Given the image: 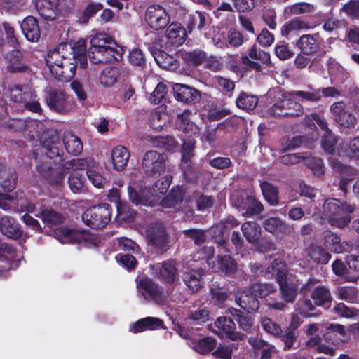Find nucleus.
Here are the masks:
<instances>
[{"label":"nucleus","mask_w":359,"mask_h":359,"mask_svg":"<svg viewBox=\"0 0 359 359\" xmlns=\"http://www.w3.org/2000/svg\"><path fill=\"white\" fill-rule=\"evenodd\" d=\"M41 142L45 155H43L41 161L37 163V170L50 184L60 186L64 181V174L60 170H56L53 168L55 161H51L54 158L60 159L62 153L58 133L53 130L44 132L41 137Z\"/></svg>","instance_id":"f257e3e1"},{"label":"nucleus","mask_w":359,"mask_h":359,"mask_svg":"<svg viewBox=\"0 0 359 359\" xmlns=\"http://www.w3.org/2000/svg\"><path fill=\"white\" fill-rule=\"evenodd\" d=\"M62 50L63 46L48 51L46 57V64L54 79L59 81L68 82L76 74V64L74 59L65 56Z\"/></svg>","instance_id":"f03ea898"},{"label":"nucleus","mask_w":359,"mask_h":359,"mask_svg":"<svg viewBox=\"0 0 359 359\" xmlns=\"http://www.w3.org/2000/svg\"><path fill=\"white\" fill-rule=\"evenodd\" d=\"M323 215L332 227L344 229L351 220V214L355 206L336 198H327L323 205Z\"/></svg>","instance_id":"7ed1b4c3"},{"label":"nucleus","mask_w":359,"mask_h":359,"mask_svg":"<svg viewBox=\"0 0 359 359\" xmlns=\"http://www.w3.org/2000/svg\"><path fill=\"white\" fill-rule=\"evenodd\" d=\"M276 291V287L271 283H253L246 287L242 294L236 299L237 304L248 311H255L259 308L257 298H263Z\"/></svg>","instance_id":"20e7f679"},{"label":"nucleus","mask_w":359,"mask_h":359,"mask_svg":"<svg viewBox=\"0 0 359 359\" xmlns=\"http://www.w3.org/2000/svg\"><path fill=\"white\" fill-rule=\"evenodd\" d=\"M90 44L88 56L93 63L111 62L118 60L117 56H120L118 51L114 46V43L109 41L102 35L93 37Z\"/></svg>","instance_id":"39448f33"},{"label":"nucleus","mask_w":359,"mask_h":359,"mask_svg":"<svg viewBox=\"0 0 359 359\" xmlns=\"http://www.w3.org/2000/svg\"><path fill=\"white\" fill-rule=\"evenodd\" d=\"M10 99L22 109H27L34 113L41 111L36 94L28 86H13L10 90Z\"/></svg>","instance_id":"423d86ee"},{"label":"nucleus","mask_w":359,"mask_h":359,"mask_svg":"<svg viewBox=\"0 0 359 359\" xmlns=\"http://www.w3.org/2000/svg\"><path fill=\"white\" fill-rule=\"evenodd\" d=\"M168 158L165 154L155 150L147 151L141 161V168L148 177H158L166 170Z\"/></svg>","instance_id":"0eeeda50"},{"label":"nucleus","mask_w":359,"mask_h":359,"mask_svg":"<svg viewBox=\"0 0 359 359\" xmlns=\"http://www.w3.org/2000/svg\"><path fill=\"white\" fill-rule=\"evenodd\" d=\"M111 212L107 203H102L87 209L82 215L83 222L92 229L105 227L111 221Z\"/></svg>","instance_id":"6e6552de"},{"label":"nucleus","mask_w":359,"mask_h":359,"mask_svg":"<svg viewBox=\"0 0 359 359\" xmlns=\"http://www.w3.org/2000/svg\"><path fill=\"white\" fill-rule=\"evenodd\" d=\"M293 95H285L270 109V114L275 117H297L303 115L304 107L294 99Z\"/></svg>","instance_id":"1a4fd4ad"},{"label":"nucleus","mask_w":359,"mask_h":359,"mask_svg":"<svg viewBox=\"0 0 359 359\" xmlns=\"http://www.w3.org/2000/svg\"><path fill=\"white\" fill-rule=\"evenodd\" d=\"M170 181L168 177L157 180L151 187L141 190L142 202L140 204L153 206L158 203L167 192Z\"/></svg>","instance_id":"9d476101"},{"label":"nucleus","mask_w":359,"mask_h":359,"mask_svg":"<svg viewBox=\"0 0 359 359\" xmlns=\"http://www.w3.org/2000/svg\"><path fill=\"white\" fill-rule=\"evenodd\" d=\"M147 241L148 244L152 246L157 252L163 253L169 248L168 236L162 224H153L148 227Z\"/></svg>","instance_id":"9b49d317"},{"label":"nucleus","mask_w":359,"mask_h":359,"mask_svg":"<svg viewBox=\"0 0 359 359\" xmlns=\"http://www.w3.org/2000/svg\"><path fill=\"white\" fill-rule=\"evenodd\" d=\"M46 103L51 110L60 114L70 111L71 104L68 102V95L64 90L52 89L47 92Z\"/></svg>","instance_id":"f8f14e48"},{"label":"nucleus","mask_w":359,"mask_h":359,"mask_svg":"<svg viewBox=\"0 0 359 359\" xmlns=\"http://www.w3.org/2000/svg\"><path fill=\"white\" fill-rule=\"evenodd\" d=\"M151 274L165 283L172 284L177 278L178 269L174 260H168L150 266Z\"/></svg>","instance_id":"ddd939ff"},{"label":"nucleus","mask_w":359,"mask_h":359,"mask_svg":"<svg viewBox=\"0 0 359 359\" xmlns=\"http://www.w3.org/2000/svg\"><path fill=\"white\" fill-rule=\"evenodd\" d=\"M212 331L217 334L226 336L233 341L241 340L244 334L236 331V325L232 319L226 316L219 317L216 319Z\"/></svg>","instance_id":"4468645a"},{"label":"nucleus","mask_w":359,"mask_h":359,"mask_svg":"<svg viewBox=\"0 0 359 359\" xmlns=\"http://www.w3.org/2000/svg\"><path fill=\"white\" fill-rule=\"evenodd\" d=\"M145 20L151 28L158 30L167 26L169 18L163 7L158 5H151L147 8Z\"/></svg>","instance_id":"2eb2a0df"},{"label":"nucleus","mask_w":359,"mask_h":359,"mask_svg":"<svg viewBox=\"0 0 359 359\" xmlns=\"http://www.w3.org/2000/svg\"><path fill=\"white\" fill-rule=\"evenodd\" d=\"M330 112L334 120L341 126L350 128L355 126L356 118L346 109V106L343 102H337L330 106Z\"/></svg>","instance_id":"dca6fc26"},{"label":"nucleus","mask_w":359,"mask_h":359,"mask_svg":"<svg viewBox=\"0 0 359 359\" xmlns=\"http://www.w3.org/2000/svg\"><path fill=\"white\" fill-rule=\"evenodd\" d=\"M173 93L177 100L187 104H195L200 100L199 92L187 85L175 83Z\"/></svg>","instance_id":"f3484780"},{"label":"nucleus","mask_w":359,"mask_h":359,"mask_svg":"<svg viewBox=\"0 0 359 359\" xmlns=\"http://www.w3.org/2000/svg\"><path fill=\"white\" fill-rule=\"evenodd\" d=\"M264 228L276 237H283L292 233L293 228L278 217H270L264 222Z\"/></svg>","instance_id":"a211bd4d"},{"label":"nucleus","mask_w":359,"mask_h":359,"mask_svg":"<svg viewBox=\"0 0 359 359\" xmlns=\"http://www.w3.org/2000/svg\"><path fill=\"white\" fill-rule=\"evenodd\" d=\"M54 236L61 243H74L86 240L88 233L85 231L72 230L62 227L55 231Z\"/></svg>","instance_id":"6ab92c4d"},{"label":"nucleus","mask_w":359,"mask_h":359,"mask_svg":"<svg viewBox=\"0 0 359 359\" xmlns=\"http://www.w3.org/2000/svg\"><path fill=\"white\" fill-rule=\"evenodd\" d=\"M20 27L25 37L30 42L40 39L41 31L37 20L33 16L26 17L21 22Z\"/></svg>","instance_id":"aec40b11"},{"label":"nucleus","mask_w":359,"mask_h":359,"mask_svg":"<svg viewBox=\"0 0 359 359\" xmlns=\"http://www.w3.org/2000/svg\"><path fill=\"white\" fill-rule=\"evenodd\" d=\"M320 42V39L318 34H304L297 41V46L304 55H311L318 50Z\"/></svg>","instance_id":"412c9836"},{"label":"nucleus","mask_w":359,"mask_h":359,"mask_svg":"<svg viewBox=\"0 0 359 359\" xmlns=\"http://www.w3.org/2000/svg\"><path fill=\"white\" fill-rule=\"evenodd\" d=\"M130 154L128 149L121 145L115 147L111 154L112 166L118 171L123 170L130 158Z\"/></svg>","instance_id":"4be33fe9"},{"label":"nucleus","mask_w":359,"mask_h":359,"mask_svg":"<svg viewBox=\"0 0 359 359\" xmlns=\"http://www.w3.org/2000/svg\"><path fill=\"white\" fill-rule=\"evenodd\" d=\"M6 69L11 73L23 72L27 69V66L22 62V54L16 49L6 55Z\"/></svg>","instance_id":"5701e85b"},{"label":"nucleus","mask_w":359,"mask_h":359,"mask_svg":"<svg viewBox=\"0 0 359 359\" xmlns=\"http://www.w3.org/2000/svg\"><path fill=\"white\" fill-rule=\"evenodd\" d=\"M137 288L142 292L144 291L156 302H161L163 300V292L157 284L149 278H143L137 283Z\"/></svg>","instance_id":"b1692460"},{"label":"nucleus","mask_w":359,"mask_h":359,"mask_svg":"<svg viewBox=\"0 0 359 359\" xmlns=\"http://www.w3.org/2000/svg\"><path fill=\"white\" fill-rule=\"evenodd\" d=\"M287 269L285 265L279 259H274L267 267L265 271V277L269 278L276 276V280L279 285L287 283Z\"/></svg>","instance_id":"393cba45"},{"label":"nucleus","mask_w":359,"mask_h":359,"mask_svg":"<svg viewBox=\"0 0 359 359\" xmlns=\"http://www.w3.org/2000/svg\"><path fill=\"white\" fill-rule=\"evenodd\" d=\"M0 230L3 235L8 238L18 239L22 235V231L14 219L9 216H4L0 219Z\"/></svg>","instance_id":"a878e982"},{"label":"nucleus","mask_w":359,"mask_h":359,"mask_svg":"<svg viewBox=\"0 0 359 359\" xmlns=\"http://www.w3.org/2000/svg\"><path fill=\"white\" fill-rule=\"evenodd\" d=\"M205 274L201 269L186 271L183 274V281L192 292H196L202 287L201 278Z\"/></svg>","instance_id":"bb28decb"},{"label":"nucleus","mask_w":359,"mask_h":359,"mask_svg":"<svg viewBox=\"0 0 359 359\" xmlns=\"http://www.w3.org/2000/svg\"><path fill=\"white\" fill-rule=\"evenodd\" d=\"M234 205L240 210H245L242 215L246 217L258 215L264 210L262 203L252 196H248L243 204L235 203Z\"/></svg>","instance_id":"cd10ccee"},{"label":"nucleus","mask_w":359,"mask_h":359,"mask_svg":"<svg viewBox=\"0 0 359 359\" xmlns=\"http://www.w3.org/2000/svg\"><path fill=\"white\" fill-rule=\"evenodd\" d=\"M63 144L66 151L72 155H79L83 151L81 139L71 132H66L63 135Z\"/></svg>","instance_id":"c85d7f7f"},{"label":"nucleus","mask_w":359,"mask_h":359,"mask_svg":"<svg viewBox=\"0 0 359 359\" xmlns=\"http://www.w3.org/2000/svg\"><path fill=\"white\" fill-rule=\"evenodd\" d=\"M163 321L155 317H147L137 321L130 330L135 333L143 332L147 330H153L163 327Z\"/></svg>","instance_id":"c756f323"},{"label":"nucleus","mask_w":359,"mask_h":359,"mask_svg":"<svg viewBox=\"0 0 359 359\" xmlns=\"http://www.w3.org/2000/svg\"><path fill=\"white\" fill-rule=\"evenodd\" d=\"M316 306L328 308L330 306L332 297L328 288L325 286H318L311 294Z\"/></svg>","instance_id":"7c9ffc66"},{"label":"nucleus","mask_w":359,"mask_h":359,"mask_svg":"<svg viewBox=\"0 0 359 359\" xmlns=\"http://www.w3.org/2000/svg\"><path fill=\"white\" fill-rule=\"evenodd\" d=\"M323 238L325 240V245L334 252L341 253L343 251H347L350 249V246L348 244H346V247L344 246L343 244L341 243L339 237L331 231H325L323 233Z\"/></svg>","instance_id":"2f4dec72"},{"label":"nucleus","mask_w":359,"mask_h":359,"mask_svg":"<svg viewBox=\"0 0 359 359\" xmlns=\"http://www.w3.org/2000/svg\"><path fill=\"white\" fill-rule=\"evenodd\" d=\"M229 312L234 317L240 329L247 332H251L253 328L254 320L249 314L244 313L235 308L229 309Z\"/></svg>","instance_id":"473e14b6"},{"label":"nucleus","mask_w":359,"mask_h":359,"mask_svg":"<svg viewBox=\"0 0 359 359\" xmlns=\"http://www.w3.org/2000/svg\"><path fill=\"white\" fill-rule=\"evenodd\" d=\"M166 35L172 45L179 46L184 42L187 34L184 29L180 25L172 24L167 29Z\"/></svg>","instance_id":"72a5a7b5"},{"label":"nucleus","mask_w":359,"mask_h":359,"mask_svg":"<svg viewBox=\"0 0 359 359\" xmlns=\"http://www.w3.org/2000/svg\"><path fill=\"white\" fill-rule=\"evenodd\" d=\"M241 230L248 242L252 245L257 243L261 236V227L255 222L243 223L241 226Z\"/></svg>","instance_id":"f704fd0d"},{"label":"nucleus","mask_w":359,"mask_h":359,"mask_svg":"<svg viewBox=\"0 0 359 359\" xmlns=\"http://www.w3.org/2000/svg\"><path fill=\"white\" fill-rule=\"evenodd\" d=\"M0 178L3 179L1 187L6 192L13 191L17 184V175L14 170L0 167Z\"/></svg>","instance_id":"c9c22d12"},{"label":"nucleus","mask_w":359,"mask_h":359,"mask_svg":"<svg viewBox=\"0 0 359 359\" xmlns=\"http://www.w3.org/2000/svg\"><path fill=\"white\" fill-rule=\"evenodd\" d=\"M128 196L130 200L135 204L139 205L142 202L141 190H143L140 182L136 180L137 175L131 173L129 175Z\"/></svg>","instance_id":"e433bc0d"},{"label":"nucleus","mask_w":359,"mask_h":359,"mask_svg":"<svg viewBox=\"0 0 359 359\" xmlns=\"http://www.w3.org/2000/svg\"><path fill=\"white\" fill-rule=\"evenodd\" d=\"M35 7L39 14L46 20H53L56 18L55 10L48 0H36Z\"/></svg>","instance_id":"4c0bfd02"},{"label":"nucleus","mask_w":359,"mask_h":359,"mask_svg":"<svg viewBox=\"0 0 359 359\" xmlns=\"http://www.w3.org/2000/svg\"><path fill=\"white\" fill-rule=\"evenodd\" d=\"M36 216L41 218L43 222L48 226L60 224L64 220V217L60 213L48 208L41 210Z\"/></svg>","instance_id":"58836bf2"},{"label":"nucleus","mask_w":359,"mask_h":359,"mask_svg":"<svg viewBox=\"0 0 359 359\" xmlns=\"http://www.w3.org/2000/svg\"><path fill=\"white\" fill-rule=\"evenodd\" d=\"M260 187L265 200L271 205H277L278 204V188L267 182H260Z\"/></svg>","instance_id":"ea45409f"},{"label":"nucleus","mask_w":359,"mask_h":359,"mask_svg":"<svg viewBox=\"0 0 359 359\" xmlns=\"http://www.w3.org/2000/svg\"><path fill=\"white\" fill-rule=\"evenodd\" d=\"M191 111L184 110L177 115L179 127L186 133H196L199 131L198 126L190 120Z\"/></svg>","instance_id":"a19ab883"},{"label":"nucleus","mask_w":359,"mask_h":359,"mask_svg":"<svg viewBox=\"0 0 359 359\" xmlns=\"http://www.w3.org/2000/svg\"><path fill=\"white\" fill-rule=\"evenodd\" d=\"M72 49L74 55L72 58L75 60L76 63L79 61L80 62V67L83 69L86 68L87 66V58L86 55V45L85 40H79L74 44Z\"/></svg>","instance_id":"79ce46f5"},{"label":"nucleus","mask_w":359,"mask_h":359,"mask_svg":"<svg viewBox=\"0 0 359 359\" xmlns=\"http://www.w3.org/2000/svg\"><path fill=\"white\" fill-rule=\"evenodd\" d=\"M258 99L256 96L243 92L236 100V106L245 111H252L257 105Z\"/></svg>","instance_id":"37998d69"},{"label":"nucleus","mask_w":359,"mask_h":359,"mask_svg":"<svg viewBox=\"0 0 359 359\" xmlns=\"http://www.w3.org/2000/svg\"><path fill=\"white\" fill-rule=\"evenodd\" d=\"M341 151L347 157L359 161V137L341 144Z\"/></svg>","instance_id":"c03bdc74"},{"label":"nucleus","mask_w":359,"mask_h":359,"mask_svg":"<svg viewBox=\"0 0 359 359\" xmlns=\"http://www.w3.org/2000/svg\"><path fill=\"white\" fill-rule=\"evenodd\" d=\"M316 6L306 2L297 3L285 8V13L290 15L307 14L314 12Z\"/></svg>","instance_id":"a18cd8bd"},{"label":"nucleus","mask_w":359,"mask_h":359,"mask_svg":"<svg viewBox=\"0 0 359 359\" xmlns=\"http://www.w3.org/2000/svg\"><path fill=\"white\" fill-rule=\"evenodd\" d=\"M182 57L187 63L198 66L206 59V53L201 50L196 49L182 53Z\"/></svg>","instance_id":"49530a36"},{"label":"nucleus","mask_w":359,"mask_h":359,"mask_svg":"<svg viewBox=\"0 0 359 359\" xmlns=\"http://www.w3.org/2000/svg\"><path fill=\"white\" fill-rule=\"evenodd\" d=\"M279 286L282 299L287 303L294 302L297 296L298 284L285 283Z\"/></svg>","instance_id":"de8ad7c7"},{"label":"nucleus","mask_w":359,"mask_h":359,"mask_svg":"<svg viewBox=\"0 0 359 359\" xmlns=\"http://www.w3.org/2000/svg\"><path fill=\"white\" fill-rule=\"evenodd\" d=\"M118 70L115 67H107L100 75V83L104 87H111L117 81Z\"/></svg>","instance_id":"09e8293b"},{"label":"nucleus","mask_w":359,"mask_h":359,"mask_svg":"<svg viewBox=\"0 0 359 359\" xmlns=\"http://www.w3.org/2000/svg\"><path fill=\"white\" fill-rule=\"evenodd\" d=\"M309 28V25L307 22L296 18L285 23L282 27L281 33L283 36H287L293 32L307 29Z\"/></svg>","instance_id":"8fccbe9b"},{"label":"nucleus","mask_w":359,"mask_h":359,"mask_svg":"<svg viewBox=\"0 0 359 359\" xmlns=\"http://www.w3.org/2000/svg\"><path fill=\"white\" fill-rule=\"evenodd\" d=\"M151 54L158 65L163 69H169L173 65L174 58L161 50L153 49Z\"/></svg>","instance_id":"3c124183"},{"label":"nucleus","mask_w":359,"mask_h":359,"mask_svg":"<svg viewBox=\"0 0 359 359\" xmlns=\"http://www.w3.org/2000/svg\"><path fill=\"white\" fill-rule=\"evenodd\" d=\"M290 95L300 97L302 101L317 102L321 100L320 92L318 88H311L310 90H297L290 93Z\"/></svg>","instance_id":"603ef678"},{"label":"nucleus","mask_w":359,"mask_h":359,"mask_svg":"<svg viewBox=\"0 0 359 359\" xmlns=\"http://www.w3.org/2000/svg\"><path fill=\"white\" fill-rule=\"evenodd\" d=\"M193 348L201 354H205L213 350L217 345L216 341L212 337H205L192 343Z\"/></svg>","instance_id":"864d4df0"},{"label":"nucleus","mask_w":359,"mask_h":359,"mask_svg":"<svg viewBox=\"0 0 359 359\" xmlns=\"http://www.w3.org/2000/svg\"><path fill=\"white\" fill-rule=\"evenodd\" d=\"M248 55L251 59L259 61L260 64L264 65L266 67L272 66L269 53L257 48L256 46H253L250 48Z\"/></svg>","instance_id":"5fc2aeb1"},{"label":"nucleus","mask_w":359,"mask_h":359,"mask_svg":"<svg viewBox=\"0 0 359 359\" xmlns=\"http://www.w3.org/2000/svg\"><path fill=\"white\" fill-rule=\"evenodd\" d=\"M332 270L337 276H344L348 282L354 283L359 278V276L358 274H351V273L347 271L343 262L339 260H336L333 262Z\"/></svg>","instance_id":"6e6d98bb"},{"label":"nucleus","mask_w":359,"mask_h":359,"mask_svg":"<svg viewBox=\"0 0 359 359\" xmlns=\"http://www.w3.org/2000/svg\"><path fill=\"white\" fill-rule=\"evenodd\" d=\"M309 255L314 262L321 264L327 263L330 259V255L319 246L311 247Z\"/></svg>","instance_id":"4d7b16f0"},{"label":"nucleus","mask_w":359,"mask_h":359,"mask_svg":"<svg viewBox=\"0 0 359 359\" xmlns=\"http://www.w3.org/2000/svg\"><path fill=\"white\" fill-rule=\"evenodd\" d=\"M261 325L263 330L274 337H280L283 332L281 327L269 317L261 319Z\"/></svg>","instance_id":"13d9d810"},{"label":"nucleus","mask_w":359,"mask_h":359,"mask_svg":"<svg viewBox=\"0 0 359 359\" xmlns=\"http://www.w3.org/2000/svg\"><path fill=\"white\" fill-rule=\"evenodd\" d=\"M117 215L119 219L130 222L135 217V211L126 203H119L117 205Z\"/></svg>","instance_id":"bf43d9fd"},{"label":"nucleus","mask_w":359,"mask_h":359,"mask_svg":"<svg viewBox=\"0 0 359 359\" xmlns=\"http://www.w3.org/2000/svg\"><path fill=\"white\" fill-rule=\"evenodd\" d=\"M306 159L308 167L312 170L315 175L320 177L324 174L323 163L321 159L314 156H310L309 154Z\"/></svg>","instance_id":"052dcab7"},{"label":"nucleus","mask_w":359,"mask_h":359,"mask_svg":"<svg viewBox=\"0 0 359 359\" xmlns=\"http://www.w3.org/2000/svg\"><path fill=\"white\" fill-rule=\"evenodd\" d=\"M218 264L220 269L226 273L236 270V264L229 255L218 256Z\"/></svg>","instance_id":"680f3d73"},{"label":"nucleus","mask_w":359,"mask_h":359,"mask_svg":"<svg viewBox=\"0 0 359 359\" xmlns=\"http://www.w3.org/2000/svg\"><path fill=\"white\" fill-rule=\"evenodd\" d=\"M184 235L194 241L196 245H201L205 241L206 235L204 231L197 229H191L183 231Z\"/></svg>","instance_id":"e2e57ef3"},{"label":"nucleus","mask_w":359,"mask_h":359,"mask_svg":"<svg viewBox=\"0 0 359 359\" xmlns=\"http://www.w3.org/2000/svg\"><path fill=\"white\" fill-rule=\"evenodd\" d=\"M195 148V142L192 140H189L184 142L183 144V147L182 150V162L181 164H184V163H191V158L194 156V149Z\"/></svg>","instance_id":"0e129e2a"},{"label":"nucleus","mask_w":359,"mask_h":359,"mask_svg":"<svg viewBox=\"0 0 359 359\" xmlns=\"http://www.w3.org/2000/svg\"><path fill=\"white\" fill-rule=\"evenodd\" d=\"M168 88L163 83H159L150 96V101L154 104H159L165 97Z\"/></svg>","instance_id":"69168bd1"},{"label":"nucleus","mask_w":359,"mask_h":359,"mask_svg":"<svg viewBox=\"0 0 359 359\" xmlns=\"http://www.w3.org/2000/svg\"><path fill=\"white\" fill-rule=\"evenodd\" d=\"M358 291L353 287H341L337 290V295L339 299L348 302H353L357 297Z\"/></svg>","instance_id":"338daca9"},{"label":"nucleus","mask_w":359,"mask_h":359,"mask_svg":"<svg viewBox=\"0 0 359 359\" xmlns=\"http://www.w3.org/2000/svg\"><path fill=\"white\" fill-rule=\"evenodd\" d=\"M341 10L352 18H359V1H350L343 6Z\"/></svg>","instance_id":"774afa93"}]
</instances>
